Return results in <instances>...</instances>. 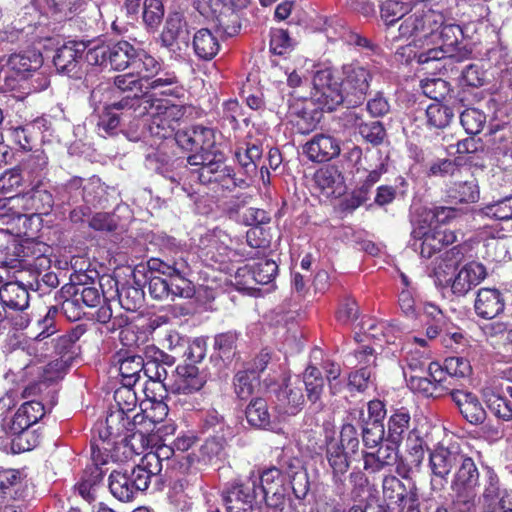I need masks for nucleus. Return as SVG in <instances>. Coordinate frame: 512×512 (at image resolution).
<instances>
[{"mask_svg":"<svg viewBox=\"0 0 512 512\" xmlns=\"http://www.w3.org/2000/svg\"><path fill=\"white\" fill-rule=\"evenodd\" d=\"M90 42L68 41L59 47L53 56V64L59 74L78 77L83 54L90 49Z\"/></svg>","mask_w":512,"mask_h":512,"instance_id":"nucleus-23","label":"nucleus"},{"mask_svg":"<svg viewBox=\"0 0 512 512\" xmlns=\"http://www.w3.org/2000/svg\"><path fill=\"white\" fill-rule=\"evenodd\" d=\"M160 41L163 47L175 55H180L189 47V26L181 13L169 14L161 32Z\"/></svg>","mask_w":512,"mask_h":512,"instance_id":"nucleus-20","label":"nucleus"},{"mask_svg":"<svg viewBox=\"0 0 512 512\" xmlns=\"http://www.w3.org/2000/svg\"><path fill=\"white\" fill-rule=\"evenodd\" d=\"M257 496V479L252 477L227 483L222 490V500L227 512H255Z\"/></svg>","mask_w":512,"mask_h":512,"instance_id":"nucleus-15","label":"nucleus"},{"mask_svg":"<svg viewBox=\"0 0 512 512\" xmlns=\"http://www.w3.org/2000/svg\"><path fill=\"white\" fill-rule=\"evenodd\" d=\"M276 411L279 418L297 415L305 404L303 385L300 380L290 382L280 387L276 393Z\"/></svg>","mask_w":512,"mask_h":512,"instance_id":"nucleus-24","label":"nucleus"},{"mask_svg":"<svg viewBox=\"0 0 512 512\" xmlns=\"http://www.w3.org/2000/svg\"><path fill=\"white\" fill-rule=\"evenodd\" d=\"M488 148L495 155L506 156L512 151V130L507 124L491 126L486 135Z\"/></svg>","mask_w":512,"mask_h":512,"instance_id":"nucleus-40","label":"nucleus"},{"mask_svg":"<svg viewBox=\"0 0 512 512\" xmlns=\"http://www.w3.org/2000/svg\"><path fill=\"white\" fill-rule=\"evenodd\" d=\"M257 479V492L261 495H267L274 491L285 489L284 477L281 471L276 467H270L264 470L259 476H251Z\"/></svg>","mask_w":512,"mask_h":512,"instance_id":"nucleus-50","label":"nucleus"},{"mask_svg":"<svg viewBox=\"0 0 512 512\" xmlns=\"http://www.w3.org/2000/svg\"><path fill=\"white\" fill-rule=\"evenodd\" d=\"M456 472L451 483L452 491H476L479 485V470L474 460L462 452L461 460L456 466Z\"/></svg>","mask_w":512,"mask_h":512,"instance_id":"nucleus-32","label":"nucleus"},{"mask_svg":"<svg viewBox=\"0 0 512 512\" xmlns=\"http://www.w3.org/2000/svg\"><path fill=\"white\" fill-rule=\"evenodd\" d=\"M175 142L180 149L190 153L187 163L192 167L220 151L216 148L215 130L202 125L178 129Z\"/></svg>","mask_w":512,"mask_h":512,"instance_id":"nucleus-4","label":"nucleus"},{"mask_svg":"<svg viewBox=\"0 0 512 512\" xmlns=\"http://www.w3.org/2000/svg\"><path fill=\"white\" fill-rule=\"evenodd\" d=\"M137 49L125 40L110 44L102 43L88 49L85 59L90 65L123 71L132 68Z\"/></svg>","mask_w":512,"mask_h":512,"instance_id":"nucleus-9","label":"nucleus"},{"mask_svg":"<svg viewBox=\"0 0 512 512\" xmlns=\"http://www.w3.org/2000/svg\"><path fill=\"white\" fill-rule=\"evenodd\" d=\"M416 45H414L415 47ZM447 50H445L441 45L428 48L421 52H414L413 46L408 44L406 46H402L397 50V54H401L402 56L407 55L408 60H415L419 64H426L430 61H438L445 58Z\"/></svg>","mask_w":512,"mask_h":512,"instance_id":"nucleus-55","label":"nucleus"},{"mask_svg":"<svg viewBox=\"0 0 512 512\" xmlns=\"http://www.w3.org/2000/svg\"><path fill=\"white\" fill-rule=\"evenodd\" d=\"M324 110L312 98L298 100L289 106L291 124L297 133L307 135L316 130Z\"/></svg>","mask_w":512,"mask_h":512,"instance_id":"nucleus-19","label":"nucleus"},{"mask_svg":"<svg viewBox=\"0 0 512 512\" xmlns=\"http://www.w3.org/2000/svg\"><path fill=\"white\" fill-rule=\"evenodd\" d=\"M427 125L430 128L444 129L447 127L454 113L452 108L442 104L441 102H434L426 108Z\"/></svg>","mask_w":512,"mask_h":512,"instance_id":"nucleus-52","label":"nucleus"},{"mask_svg":"<svg viewBox=\"0 0 512 512\" xmlns=\"http://www.w3.org/2000/svg\"><path fill=\"white\" fill-rule=\"evenodd\" d=\"M409 375L405 373L407 387L415 394L425 398H441L449 393L461 390L462 381L472 375V366L467 358L451 356L444 360V365L430 362L426 375L422 368L409 364Z\"/></svg>","mask_w":512,"mask_h":512,"instance_id":"nucleus-1","label":"nucleus"},{"mask_svg":"<svg viewBox=\"0 0 512 512\" xmlns=\"http://www.w3.org/2000/svg\"><path fill=\"white\" fill-rule=\"evenodd\" d=\"M140 464L153 478L154 489L161 490L167 482L174 479V470L178 468L179 461L175 456L174 447L162 445L155 451L146 453Z\"/></svg>","mask_w":512,"mask_h":512,"instance_id":"nucleus-13","label":"nucleus"},{"mask_svg":"<svg viewBox=\"0 0 512 512\" xmlns=\"http://www.w3.org/2000/svg\"><path fill=\"white\" fill-rule=\"evenodd\" d=\"M50 344L54 348L55 355L59 358L49 363V369L62 373L77 356L78 347L65 334L52 338Z\"/></svg>","mask_w":512,"mask_h":512,"instance_id":"nucleus-35","label":"nucleus"},{"mask_svg":"<svg viewBox=\"0 0 512 512\" xmlns=\"http://www.w3.org/2000/svg\"><path fill=\"white\" fill-rule=\"evenodd\" d=\"M193 167L192 176L213 190L233 191L237 187L247 186L246 180L237 177L234 169L226 164L225 156L221 151Z\"/></svg>","mask_w":512,"mask_h":512,"instance_id":"nucleus-3","label":"nucleus"},{"mask_svg":"<svg viewBox=\"0 0 512 512\" xmlns=\"http://www.w3.org/2000/svg\"><path fill=\"white\" fill-rule=\"evenodd\" d=\"M153 478L139 463L131 468L113 470L108 478L111 494L121 502L132 501L140 492L153 485Z\"/></svg>","mask_w":512,"mask_h":512,"instance_id":"nucleus-7","label":"nucleus"},{"mask_svg":"<svg viewBox=\"0 0 512 512\" xmlns=\"http://www.w3.org/2000/svg\"><path fill=\"white\" fill-rule=\"evenodd\" d=\"M111 102H105L98 117V133L103 136L113 135L117 129L131 121L132 118L142 117L148 112L150 99L138 96L113 97Z\"/></svg>","mask_w":512,"mask_h":512,"instance_id":"nucleus-2","label":"nucleus"},{"mask_svg":"<svg viewBox=\"0 0 512 512\" xmlns=\"http://www.w3.org/2000/svg\"><path fill=\"white\" fill-rule=\"evenodd\" d=\"M31 190L21 194L27 216L48 215L54 206L52 193L43 185H31Z\"/></svg>","mask_w":512,"mask_h":512,"instance_id":"nucleus-31","label":"nucleus"},{"mask_svg":"<svg viewBox=\"0 0 512 512\" xmlns=\"http://www.w3.org/2000/svg\"><path fill=\"white\" fill-rule=\"evenodd\" d=\"M63 292H73L77 296L78 300L85 307L93 308L98 306L103 300V292L100 291L95 283L90 286L84 284L70 285L63 287Z\"/></svg>","mask_w":512,"mask_h":512,"instance_id":"nucleus-54","label":"nucleus"},{"mask_svg":"<svg viewBox=\"0 0 512 512\" xmlns=\"http://www.w3.org/2000/svg\"><path fill=\"white\" fill-rule=\"evenodd\" d=\"M259 382L257 375L244 368L235 373L233 377V388L236 396L241 400H247L254 393Z\"/></svg>","mask_w":512,"mask_h":512,"instance_id":"nucleus-53","label":"nucleus"},{"mask_svg":"<svg viewBox=\"0 0 512 512\" xmlns=\"http://www.w3.org/2000/svg\"><path fill=\"white\" fill-rule=\"evenodd\" d=\"M360 326V332L354 336V341L361 344L368 342V344H362L360 347L354 349V357L358 360L359 364H363L354 373V388L359 392H364L371 384L372 366L375 365L376 357L374 355L375 350L370 345V340L374 338V334L367 333L366 329L371 331L376 328L375 320L368 318L367 320L361 319L358 324Z\"/></svg>","mask_w":512,"mask_h":512,"instance_id":"nucleus-11","label":"nucleus"},{"mask_svg":"<svg viewBox=\"0 0 512 512\" xmlns=\"http://www.w3.org/2000/svg\"><path fill=\"white\" fill-rule=\"evenodd\" d=\"M220 47L221 44L217 35L210 29L201 28L193 35L192 48L198 60H212L218 54Z\"/></svg>","mask_w":512,"mask_h":512,"instance_id":"nucleus-34","label":"nucleus"},{"mask_svg":"<svg viewBox=\"0 0 512 512\" xmlns=\"http://www.w3.org/2000/svg\"><path fill=\"white\" fill-rule=\"evenodd\" d=\"M177 286L178 283L172 278L151 275L148 279V292L156 300L184 298V295L176 290Z\"/></svg>","mask_w":512,"mask_h":512,"instance_id":"nucleus-42","label":"nucleus"},{"mask_svg":"<svg viewBox=\"0 0 512 512\" xmlns=\"http://www.w3.org/2000/svg\"><path fill=\"white\" fill-rule=\"evenodd\" d=\"M45 415L44 405L36 400L24 402L10 419L1 420V428L7 435H20Z\"/></svg>","mask_w":512,"mask_h":512,"instance_id":"nucleus-22","label":"nucleus"},{"mask_svg":"<svg viewBox=\"0 0 512 512\" xmlns=\"http://www.w3.org/2000/svg\"><path fill=\"white\" fill-rule=\"evenodd\" d=\"M445 22V16L431 8H414L402 20L399 35L402 38L418 37L434 42L436 32Z\"/></svg>","mask_w":512,"mask_h":512,"instance_id":"nucleus-10","label":"nucleus"},{"mask_svg":"<svg viewBox=\"0 0 512 512\" xmlns=\"http://www.w3.org/2000/svg\"><path fill=\"white\" fill-rule=\"evenodd\" d=\"M105 94L112 97L120 96H138L139 98H147L143 91V81L134 73H125L117 75L113 78V88L97 86L90 94V101L93 104H100Z\"/></svg>","mask_w":512,"mask_h":512,"instance_id":"nucleus-21","label":"nucleus"},{"mask_svg":"<svg viewBox=\"0 0 512 512\" xmlns=\"http://www.w3.org/2000/svg\"><path fill=\"white\" fill-rule=\"evenodd\" d=\"M461 454L458 447L437 446L429 453V467L432 475L446 480L461 460Z\"/></svg>","mask_w":512,"mask_h":512,"instance_id":"nucleus-28","label":"nucleus"},{"mask_svg":"<svg viewBox=\"0 0 512 512\" xmlns=\"http://www.w3.org/2000/svg\"><path fill=\"white\" fill-rule=\"evenodd\" d=\"M448 395L468 423L477 426L485 422L487 413L476 394L461 389Z\"/></svg>","mask_w":512,"mask_h":512,"instance_id":"nucleus-25","label":"nucleus"},{"mask_svg":"<svg viewBox=\"0 0 512 512\" xmlns=\"http://www.w3.org/2000/svg\"><path fill=\"white\" fill-rule=\"evenodd\" d=\"M287 474L295 497L298 499L305 498L309 490L308 475L298 460H296V465H289Z\"/></svg>","mask_w":512,"mask_h":512,"instance_id":"nucleus-59","label":"nucleus"},{"mask_svg":"<svg viewBox=\"0 0 512 512\" xmlns=\"http://www.w3.org/2000/svg\"><path fill=\"white\" fill-rule=\"evenodd\" d=\"M117 295L120 305L127 311L135 312L144 304V291L140 286L123 283L117 287Z\"/></svg>","mask_w":512,"mask_h":512,"instance_id":"nucleus-45","label":"nucleus"},{"mask_svg":"<svg viewBox=\"0 0 512 512\" xmlns=\"http://www.w3.org/2000/svg\"><path fill=\"white\" fill-rule=\"evenodd\" d=\"M485 402L497 418L503 421L512 420V404L505 396L491 392L485 395Z\"/></svg>","mask_w":512,"mask_h":512,"instance_id":"nucleus-61","label":"nucleus"},{"mask_svg":"<svg viewBox=\"0 0 512 512\" xmlns=\"http://www.w3.org/2000/svg\"><path fill=\"white\" fill-rule=\"evenodd\" d=\"M150 119L146 123L149 134L159 139L174 136L178 129V121L183 116L182 108L168 104L162 100L149 101L148 112Z\"/></svg>","mask_w":512,"mask_h":512,"instance_id":"nucleus-14","label":"nucleus"},{"mask_svg":"<svg viewBox=\"0 0 512 512\" xmlns=\"http://www.w3.org/2000/svg\"><path fill=\"white\" fill-rule=\"evenodd\" d=\"M447 198L454 204L475 203L479 200L480 191L476 178L453 182L447 189Z\"/></svg>","mask_w":512,"mask_h":512,"instance_id":"nucleus-36","label":"nucleus"},{"mask_svg":"<svg viewBox=\"0 0 512 512\" xmlns=\"http://www.w3.org/2000/svg\"><path fill=\"white\" fill-rule=\"evenodd\" d=\"M301 382L303 389L305 388L307 392L308 400L316 403L320 399L324 387L321 371L317 367L309 365L303 373Z\"/></svg>","mask_w":512,"mask_h":512,"instance_id":"nucleus-51","label":"nucleus"},{"mask_svg":"<svg viewBox=\"0 0 512 512\" xmlns=\"http://www.w3.org/2000/svg\"><path fill=\"white\" fill-rule=\"evenodd\" d=\"M460 123L467 134L476 136L486 124V115L477 108H467L460 114Z\"/></svg>","mask_w":512,"mask_h":512,"instance_id":"nucleus-58","label":"nucleus"},{"mask_svg":"<svg viewBox=\"0 0 512 512\" xmlns=\"http://www.w3.org/2000/svg\"><path fill=\"white\" fill-rule=\"evenodd\" d=\"M360 326V332L354 336V341L361 344L368 342V344H362L360 347L354 349V357L358 360L359 364H363L354 373V388L359 392H364L371 384L372 366L375 365L376 357L374 355L375 350L370 345V340L374 338V334L367 333L366 329L371 331L376 328L375 320L368 318L367 320L361 319L358 324Z\"/></svg>","mask_w":512,"mask_h":512,"instance_id":"nucleus-12","label":"nucleus"},{"mask_svg":"<svg viewBox=\"0 0 512 512\" xmlns=\"http://www.w3.org/2000/svg\"><path fill=\"white\" fill-rule=\"evenodd\" d=\"M140 18L149 29H155L164 16V6L161 0H143L140 8Z\"/></svg>","mask_w":512,"mask_h":512,"instance_id":"nucleus-57","label":"nucleus"},{"mask_svg":"<svg viewBox=\"0 0 512 512\" xmlns=\"http://www.w3.org/2000/svg\"><path fill=\"white\" fill-rule=\"evenodd\" d=\"M238 333L235 331H228L217 334L214 337V349L218 351L222 359H231L237 348Z\"/></svg>","mask_w":512,"mask_h":512,"instance_id":"nucleus-63","label":"nucleus"},{"mask_svg":"<svg viewBox=\"0 0 512 512\" xmlns=\"http://www.w3.org/2000/svg\"><path fill=\"white\" fill-rule=\"evenodd\" d=\"M143 370L144 360L139 355H130L119 360V372L123 385L134 386L139 381Z\"/></svg>","mask_w":512,"mask_h":512,"instance_id":"nucleus-47","label":"nucleus"},{"mask_svg":"<svg viewBox=\"0 0 512 512\" xmlns=\"http://www.w3.org/2000/svg\"><path fill=\"white\" fill-rule=\"evenodd\" d=\"M175 372L173 391L178 394L188 395L198 392L207 382V376L194 364L178 365Z\"/></svg>","mask_w":512,"mask_h":512,"instance_id":"nucleus-27","label":"nucleus"},{"mask_svg":"<svg viewBox=\"0 0 512 512\" xmlns=\"http://www.w3.org/2000/svg\"><path fill=\"white\" fill-rule=\"evenodd\" d=\"M486 216L495 220L507 221L512 219V196L487 204L484 208Z\"/></svg>","mask_w":512,"mask_h":512,"instance_id":"nucleus-64","label":"nucleus"},{"mask_svg":"<svg viewBox=\"0 0 512 512\" xmlns=\"http://www.w3.org/2000/svg\"><path fill=\"white\" fill-rule=\"evenodd\" d=\"M21 171L30 185H43L48 172V157L44 151L36 150L22 163Z\"/></svg>","mask_w":512,"mask_h":512,"instance_id":"nucleus-37","label":"nucleus"},{"mask_svg":"<svg viewBox=\"0 0 512 512\" xmlns=\"http://www.w3.org/2000/svg\"><path fill=\"white\" fill-rule=\"evenodd\" d=\"M505 309L503 294L496 288H480L477 292L474 310L482 319H493Z\"/></svg>","mask_w":512,"mask_h":512,"instance_id":"nucleus-29","label":"nucleus"},{"mask_svg":"<svg viewBox=\"0 0 512 512\" xmlns=\"http://www.w3.org/2000/svg\"><path fill=\"white\" fill-rule=\"evenodd\" d=\"M313 91L311 97L327 111H333L343 103L342 82L336 78L330 68L317 70L312 80Z\"/></svg>","mask_w":512,"mask_h":512,"instance_id":"nucleus-17","label":"nucleus"},{"mask_svg":"<svg viewBox=\"0 0 512 512\" xmlns=\"http://www.w3.org/2000/svg\"><path fill=\"white\" fill-rule=\"evenodd\" d=\"M108 447H100V444L91 443L92 464L88 465L83 472L82 479L91 485H98L104 477L105 471L102 466L107 464L108 455L104 452L109 451Z\"/></svg>","mask_w":512,"mask_h":512,"instance_id":"nucleus-41","label":"nucleus"},{"mask_svg":"<svg viewBox=\"0 0 512 512\" xmlns=\"http://www.w3.org/2000/svg\"><path fill=\"white\" fill-rule=\"evenodd\" d=\"M383 496L384 499L390 503L401 505L406 498L410 502V512H419L415 507L418 505V495L416 488L410 490L407 494V489L400 479L396 476L388 475L385 476L382 482Z\"/></svg>","mask_w":512,"mask_h":512,"instance_id":"nucleus-33","label":"nucleus"},{"mask_svg":"<svg viewBox=\"0 0 512 512\" xmlns=\"http://www.w3.org/2000/svg\"><path fill=\"white\" fill-rule=\"evenodd\" d=\"M60 199L69 205L77 204L81 200L88 202L84 194L83 179L73 177L64 183L59 190Z\"/></svg>","mask_w":512,"mask_h":512,"instance_id":"nucleus-60","label":"nucleus"},{"mask_svg":"<svg viewBox=\"0 0 512 512\" xmlns=\"http://www.w3.org/2000/svg\"><path fill=\"white\" fill-rule=\"evenodd\" d=\"M141 80L149 81L161 70L160 62L143 49H137L131 68Z\"/></svg>","mask_w":512,"mask_h":512,"instance_id":"nucleus-44","label":"nucleus"},{"mask_svg":"<svg viewBox=\"0 0 512 512\" xmlns=\"http://www.w3.org/2000/svg\"><path fill=\"white\" fill-rule=\"evenodd\" d=\"M247 422L260 429L271 427V414L268 410L267 401L263 398H255L250 401L245 410Z\"/></svg>","mask_w":512,"mask_h":512,"instance_id":"nucleus-43","label":"nucleus"},{"mask_svg":"<svg viewBox=\"0 0 512 512\" xmlns=\"http://www.w3.org/2000/svg\"><path fill=\"white\" fill-rule=\"evenodd\" d=\"M148 267L151 271L159 272L175 280L178 283L176 290L184 295L185 299H190L195 295V286L188 279L191 267L183 253L167 260L151 259L148 261Z\"/></svg>","mask_w":512,"mask_h":512,"instance_id":"nucleus-16","label":"nucleus"},{"mask_svg":"<svg viewBox=\"0 0 512 512\" xmlns=\"http://www.w3.org/2000/svg\"><path fill=\"white\" fill-rule=\"evenodd\" d=\"M154 410L159 412L157 418L156 416L145 415L141 424H137L133 431L128 432L120 439L118 446H123V454L126 458L140 455L144 452L150 443L148 434L154 430L156 423L162 421L168 414L167 405L163 402L156 403Z\"/></svg>","mask_w":512,"mask_h":512,"instance_id":"nucleus-18","label":"nucleus"},{"mask_svg":"<svg viewBox=\"0 0 512 512\" xmlns=\"http://www.w3.org/2000/svg\"><path fill=\"white\" fill-rule=\"evenodd\" d=\"M145 415L138 413L131 417L124 412L111 411L105 421L98 422L93 429L91 443L99 444L100 447H118L120 439L128 432L133 431L137 424H141Z\"/></svg>","mask_w":512,"mask_h":512,"instance_id":"nucleus-8","label":"nucleus"},{"mask_svg":"<svg viewBox=\"0 0 512 512\" xmlns=\"http://www.w3.org/2000/svg\"><path fill=\"white\" fill-rule=\"evenodd\" d=\"M251 278L258 284L266 285L272 282L277 273L278 266L275 261L271 259H261L253 265L246 266Z\"/></svg>","mask_w":512,"mask_h":512,"instance_id":"nucleus-56","label":"nucleus"},{"mask_svg":"<svg viewBox=\"0 0 512 512\" xmlns=\"http://www.w3.org/2000/svg\"><path fill=\"white\" fill-rule=\"evenodd\" d=\"M303 152L309 160L317 163L327 162L339 155V143L331 136L318 134L308 141Z\"/></svg>","mask_w":512,"mask_h":512,"instance_id":"nucleus-30","label":"nucleus"},{"mask_svg":"<svg viewBox=\"0 0 512 512\" xmlns=\"http://www.w3.org/2000/svg\"><path fill=\"white\" fill-rule=\"evenodd\" d=\"M8 133L11 141L23 150H31L41 134L36 122L12 127Z\"/></svg>","mask_w":512,"mask_h":512,"instance_id":"nucleus-46","label":"nucleus"},{"mask_svg":"<svg viewBox=\"0 0 512 512\" xmlns=\"http://www.w3.org/2000/svg\"><path fill=\"white\" fill-rule=\"evenodd\" d=\"M411 415L407 408L401 407L395 409L387 422V441L395 446H399L404 436L411 431Z\"/></svg>","mask_w":512,"mask_h":512,"instance_id":"nucleus-38","label":"nucleus"},{"mask_svg":"<svg viewBox=\"0 0 512 512\" xmlns=\"http://www.w3.org/2000/svg\"><path fill=\"white\" fill-rule=\"evenodd\" d=\"M7 65L11 70L15 71L18 75H21L24 79L28 78V75L34 69H40L42 65L41 54L30 53L26 54H12L7 61Z\"/></svg>","mask_w":512,"mask_h":512,"instance_id":"nucleus-48","label":"nucleus"},{"mask_svg":"<svg viewBox=\"0 0 512 512\" xmlns=\"http://www.w3.org/2000/svg\"><path fill=\"white\" fill-rule=\"evenodd\" d=\"M1 238L5 241L0 244V265L12 274L28 268L32 265L31 260L41 259L44 255V251L40 248L41 244L28 240L20 243L4 230L0 231Z\"/></svg>","mask_w":512,"mask_h":512,"instance_id":"nucleus-5","label":"nucleus"},{"mask_svg":"<svg viewBox=\"0 0 512 512\" xmlns=\"http://www.w3.org/2000/svg\"><path fill=\"white\" fill-rule=\"evenodd\" d=\"M359 426L361 429L362 441L367 448H376L383 440L384 425L365 422L364 405L359 408Z\"/></svg>","mask_w":512,"mask_h":512,"instance_id":"nucleus-49","label":"nucleus"},{"mask_svg":"<svg viewBox=\"0 0 512 512\" xmlns=\"http://www.w3.org/2000/svg\"><path fill=\"white\" fill-rule=\"evenodd\" d=\"M413 246L421 257L430 259L444 248L457 241L455 231L441 225H430L427 221L417 220L411 232Z\"/></svg>","mask_w":512,"mask_h":512,"instance_id":"nucleus-6","label":"nucleus"},{"mask_svg":"<svg viewBox=\"0 0 512 512\" xmlns=\"http://www.w3.org/2000/svg\"><path fill=\"white\" fill-rule=\"evenodd\" d=\"M23 216L27 217L21 194L0 199V219L10 221Z\"/></svg>","mask_w":512,"mask_h":512,"instance_id":"nucleus-62","label":"nucleus"},{"mask_svg":"<svg viewBox=\"0 0 512 512\" xmlns=\"http://www.w3.org/2000/svg\"><path fill=\"white\" fill-rule=\"evenodd\" d=\"M0 299L8 309H28L29 292L18 281H9L0 287Z\"/></svg>","mask_w":512,"mask_h":512,"instance_id":"nucleus-39","label":"nucleus"},{"mask_svg":"<svg viewBox=\"0 0 512 512\" xmlns=\"http://www.w3.org/2000/svg\"><path fill=\"white\" fill-rule=\"evenodd\" d=\"M487 276L486 267L475 261L465 264L451 281V290L456 296L466 295Z\"/></svg>","mask_w":512,"mask_h":512,"instance_id":"nucleus-26","label":"nucleus"}]
</instances>
